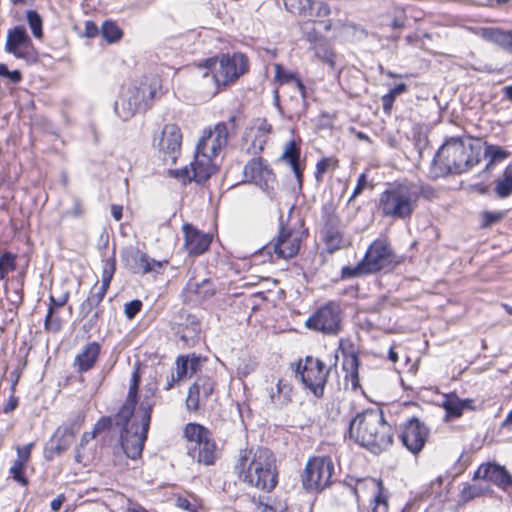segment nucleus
Listing matches in <instances>:
<instances>
[{"label":"nucleus","mask_w":512,"mask_h":512,"mask_svg":"<svg viewBox=\"0 0 512 512\" xmlns=\"http://www.w3.org/2000/svg\"><path fill=\"white\" fill-rule=\"evenodd\" d=\"M140 381V365L136 363L131 374L126 400L114 417L115 424L123 427L120 437L122 450L128 458L133 460L142 454L151 421V413L157 402V383H147L137 411L139 424L136 422L130 423L137 404Z\"/></svg>","instance_id":"nucleus-1"},{"label":"nucleus","mask_w":512,"mask_h":512,"mask_svg":"<svg viewBox=\"0 0 512 512\" xmlns=\"http://www.w3.org/2000/svg\"><path fill=\"white\" fill-rule=\"evenodd\" d=\"M234 472L243 483L266 492L272 491L278 482L276 459L264 447L240 450Z\"/></svg>","instance_id":"nucleus-2"},{"label":"nucleus","mask_w":512,"mask_h":512,"mask_svg":"<svg viewBox=\"0 0 512 512\" xmlns=\"http://www.w3.org/2000/svg\"><path fill=\"white\" fill-rule=\"evenodd\" d=\"M481 147L471 139L451 137L438 149L432 161L434 177L461 174L479 164Z\"/></svg>","instance_id":"nucleus-3"},{"label":"nucleus","mask_w":512,"mask_h":512,"mask_svg":"<svg viewBox=\"0 0 512 512\" xmlns=\"http://www.w3.org/2000/svg\"><path fill=\"white\" fill-rule=\"evenodd\" d=\"M349 435L375 454L388 448L393 441V429L379 409L366 410L353 418L349 425Z\"/></svg>","instance_id":"nucleus-4"},{"label":"nucleus","mask_w":512,"mask_h":512,"mask_svg":"<svg viewBox=\"0 0 512 512\" xmlns=\"http://www.w3.org/2000/svg\"><path fill=\"white\" fill-rule=\"evenodd\" d=\"M433 190L429 186L413 182L391 185L379 196V210L382 216L407 220L418 207L420 196L428 197Z\"/></svg>","instance_id":"nucleus-5"},{"label":"nucleus","mask_w":512,"mask_h":512,"mask_svg":"<svg viewBox=\"0 0 512 512\" xmlns=\"http://www.w3.org/2000/svg\"><path fill=\"white\" fill-rule=\"evenodd\" d=\"M198 70L203 78L212 75L216 88L214 93H216L221 86L235 82L248 70V59L242 53L226 54L220 60L216 58L205 60L204 63L198 65Z\"/></svg>","instance_id":"nucleus-6"},{"label":"nucleus","mask_w":512,"mask_h":512,"mask_svg":"<svg viewBox=\"0 0 512 512\" xmlns=\"http://www.w3.org/2000/svg\"><path fill=\"white\" fill-rule=\"evenodd\" d=\"M399 261L386 239H376L367 249L364 258L355 267H343L342 277L352 278L362 274L390 270Z\"/></svg>","instance_id":"nucleus-7"},{"label":"nucleus","mask_w":512,"mask_h":512,"mask_svg":"<svg viewBox=\"0 0 512 512\" xmlns=\"http://www.w3.org/2000/svg\"><path fill=\"white\" fill-rule=\"evenodd\" d=\"M155 95V88L141 82L139 86L128 88L114 104V111L124 121L132 118L136 113L147 109Z\"/></svg>","instance_id":"nucleus-8"},{"label":"nucleus","mask_w":512,"mask_h":512,"mask_svg":"<svg viewBox=\"0 0 512 512\" xmlns=\"http://www.w3.org/2000/svg\"><path fill=\"white\" fill-rule=\"evenodd\" d=\"M305 326L326 335H337L342 329V310L337 302L320 306L305 322Z\"/></svg>","instance_id":"nucleus-9"},{"label":"nucleus","mask_w":512,"mask_h":512,"mask_svg":"<svg viewBox=\"0 0 512 512\" xmlns=\"http://www.w3.org/2000/svg\"><path fill=\"white\" fill-rule=\"evenodd\" d=\"M334 473V464L329 457L310 458L302 474V485L307 491H319L326 488Z\"/></svg>","instance_id":"nucleus-10"},{"label":"nucleus","mask_w":512,"mask_h":512,"mask_svg":"<svg viewBox=\"0 0 512 512\" xmlns=\"http://www.w3.org/2000/svg\"><path fill=\"white\" fill-rule=\"evenodd\" d=\"M329 372L330 367L328 368L322 360L313 356H307L303 362H299L297 367L301 381L317 398L324 395Z\"/></svg>","instance_id":"nucleus-11"},{"label":"nucleus","mask_w":512,"mask_h":512,"mask_svg":"<svg viewBox=\"0 0 512 512\" xmlns=\"http://www.w3.org/2000/svg\"><path fill=\"white\" fill-rule=\"evenodd\" d=\"M304 236V232L300 229L285 227L281 225L280 231L275 239L267 246L268 254H273L277 259H289L297 255Z\"/></svg>","instance_id":"nucleus-12"},{"label":"nucleus","mask_w":512,"mask_h":512,"mask_svg":"<svg viewBox=\"0 0 512 512\" xmlns=\"http://www.w3.org/2000/svg\"><path fill=\"white\" fill-rule=\"evenodd\" d=\"M182 132L176 124H166L161 132L153 137V147L158 150L164 161L175 163L180 154Z\"/></svg>","instance_id":"nucleus-13"},{"label":"nucleus","mask_w":512,"mask_h":512,"mask_svg":"<svg viewBox=\"0 0 512 512\" xmlns=\"http://www.w3.org/2000/svg\"><path fill=\"white\" fill-rule=\"evenodd\" d=\"M5 51L17 59L34 61L36 52L33 43L23 26H16L7 32Z\"/></svg>","instance_id":"nucleus-14"},{"label":"nucleus","mask_w":512,"mask_h":512,"mask_svg":"<svg viewBox=\"0 0 512 512\" xmlns=\"http://www.w3.org/2000/svg\"><path fill=\"white\" fill-rule=\"evenodd\" d=\"M228 142V128L223 122L218 123L213 129H205L199 140L196 150L219 158L220 153Z\"/></svg>","instance_id":"nucleus-15"},{"label":"nucleus","mask_w":512,"mask_h":512,"mask_svg":"<svg viewBox=\"0 0 512 512\" xmlns=\"http://www.w3.org/2000/svg\"><path fill=\"white\" fill-rule=\"evenodd\" d=\"M219 168L218 158L205 154L199 150L195 152L194 161L190 168L183 170L185 176L198 184L206 182Z\"/></svg>","instance_id":"nucleus-16"},{"label":"nucleus","mask_w":512,"mask_h":512,"mask_svg":"<svg viewBox=\"0 0 512 512\" xmlns=\"http://www.w3.org/2000/svg\"><path fill=\"white\" fill-rule=\"evenodd\" d=\"M429 434L426 425L416 418H411L403 426L400 439L403 445L412 453L422 450Z\"/></svg>","instance_id":"nucleus-17"},{"label":"nucleus","mask_w":512,"mask_h":512,"mask_svg":"<svg viewBox=\"0 0 512 512\" xmlns=\"http://www.w3.org/2000/svg\"><path fill=\"white\" fill-rule=\"evenodd\" d=\"M370 490L373 495V507L372 512H387L388 511V499L384 493V487L382 480L375 478H365L357 481L354 488V493L359 497V493L362 490Z\"/></svg>","instance_id":"nucleus-18"},{"label":"nucleus","mask_w":512,"mask_h":512,"mask_svg":"<svg viewBox=\"0 0 512 512\" xmlns=\"http://www.w3.org/2000/svg\"><path fill=\"white\" fill-rule=\"evenodd\" d=\"M474 479L492 482L503 489L512 485V476L505 467L492 463L481 465L475 472Z\"/></svg>","instance_id":"nucleus-19"},{"label":"nucleus","mask_w":512,"mask_h":512,"mask_svg":"<svg viewBox=\"0 0 512 512\" xmlns=\"http://www.w3.org/2000/svg\"><path fill=\"white\" fill-rule=\"evenodd\" d=\"M184 246L190 255H200L208 250L212 238L207 233H202L190 224L183 225Z\"/></svg>","instance_id":"nucleus-20"},{"label":"nucleus","mask_w":512,"mask_h":512,"mask_svg":"<svg viewBox=\"0 0 512 512\" xmlns=\"http://www.w3.org/2000/svg\"><path fill=\"white\" fill-rule=\"evenodd\" d=\"M214 381L208 376H200L190 386L186 398L188 410H197L201 399H207L214 390Z\"/></svg>","instance_id":"nucleus-21"},{"label":"nucleus","mask_w":512,"mask_h":512,"mask_svg":"<svg viewBox=\"0 0 512 512\" xmlns=\"http://www.w3.org/2000/svg\"><path fill=\"white\" fill-rule=\"evenodd\" d=\"M214 293V285L208 279L201 282L190 280L183 291L185 301L195 304L212 297Z\"/></svg>","instance_id":"nucleus-22"},{"label":"nucleus","mask_w":512,"mask_h":512,"mask_svg":"<svg viewBox=\"0 0 512 512\" xmlns=\"http://www.w3.org/2000/svg\"><path fill=\"white\" fill-rule=\"evenodd\" d=\"M124 260L129 269L134 273L146 274L155 269V266L161 268V263L150 259L147 254L138 249H132L124 256Z\"/></svg>","instance_id":"nucleus-23"},{"label":"nucleus","mask_w":512,"mask_h":512,"mask_svg":"<svg viewBox=\"0 0 512 512\" xmlns=\"http://www.w3.org/2000/svg\"><path fill=\"white\" fill-rule=\"evenodd\" d=\"M184 436L188 442V453L191 454L211 436V432L200 424L189 423L185 426Z\"/></svg>","instance_id":"nucleus-24"},{"label":"nucleus","mask_w":512,"mask_h":512,"mask_svg":"<svg viewBox=\"0 0 512 512\" xmlns=\"http://www.w3.org/2000/svg\"><path fill=\"white\" fill-rule=\"evenodd\" d=\"M201 367V358L193 355H181L176 359L175 374L177 379L184 380L196 374Z\"/></svg>","instance_id":"nucleus-25"},{"label":"nucleus","mask_w":512,"mask_h":512,"mask_svg":"<svg viewBox=\"0 0 512 512\" xmlns=\"http://www.w3.org/2000/svg\"><path fill=\"white\" fill-rule=\"evenodd\" d=\"M100 353V345L97 342H90L84 346L82 351L75 358V365L79 372L90 370Z\"/></svg>","instance_id":"nucleus-26"},{"label":"nucleus","mask_w":512,"mask_h":512,"mask_svg":"<svg viewBox=\"0 0 512 512\" xmlns=\"http://www.w3.org/2000/svg\"><path fill=\"white\" fill-rule=\"evenodd\" d=\"M299 14L305 18H324L330 14V7L322 1L298 0Z\"/></svg>","instance_id":"nucleus-27"},{"label":"nucleus","mask_w":512,"mask_h":512,"mask_svg":"<svg viewBox=\"0 0 512 512\" xmlns=\"http://www.w3.org/2000/svg\"><path fill=\"white\" fill-rule=\"evenodd\" d=\"M218 448L215 441L210 436L208 439L204 441L199 447L195 449L191 454H189L193 459H196L198 463H203L205 465L214 464L215 460L218 458Z\"/></svg>","instance_id":"nucleus-28"},{"label":"nucleus","mask_w":512,"mask_h":512,"mask_svg":"<svg viewBox=\"0 0 512 512\" xmlns=\"http://www.w3.org/2000/svg\"><path fill=\"white\" fill-rule=\"evenodd\" d=\"M292 386L284 379H280L275 388H271L270 401L276 408H282L292 401Z\"/></svg>","instance_id":"nucleus-29"},{"label":"nucleus","mask_w":512,"mask_h":512,"mask_svg":"<svg viewBox=\"0 0 512 512\" xmlns=\"http://www.w3.org/2000/svg\"><path fill=\"white\" fill-rule=\"evenodd\" d=\"M481 36L484 39L495 43L510 52L512 47L511 31H503L498 28L489 27L482 29Z\"/></svg>","instance_id":"nucleus-30"},{"label":"nucleus","mask_w":512,"mask_h":512,"mask_svg":"<svg viewBox=\"0 0 512 512\" xmlns=\"http://www.w3.org/2000/svg\"><path fill=\"white\" fill-rule=\"evenodd\" d=\"M300 150L294 141H290L286 144L282 153V159L291 165V168L297 178L299 186L302 185V169L299 165Z\"/></svg>","instance_id":"nucleus-31"},{"label":"nucleus","mask_w":512,"mask_h":512,"mask_svg":"<svg viewBox=\"0 0 512 512\" xmlns=\"http://www.w3.org/2000/svg\"><path fill=\"white\" fill-rule=\"evenodd\" d=\"M187 321L188 323L181 330L180 337L186 345L192 346L199 338L201 333V324L194 316L188 317Z\"/></svg>","instance_id":"nucleus-32"},{"label":"nucleus","mask_w":512,"mask_h":512,"mask_svg":"<svg viewBox=\"0 0 512 512\" xmlns=\"http://www.w3.org/2000/svg\"><path fill=\"white\" fill-rule=\"evenodd\" d=\"M473 401L470 399L461 400L457 397L447 398L443 403V407L447 416L451 418H459L465 409L472 408Z\"/></svg>","instance_id":"nucleus-33"},{"label":"nucleus","mask_w":512,"mask_h":512,"mask_svg":"<svg viewBox=\"0 0 512 512\" xmlns=\"http://www.w3.org/2000/svg\"><path fill=\"white\" fill-rule=\"evenodd\" d=\"M495 192L499 198H506L512 194V164L506 167L502 179L496 182Z\"/></svg>","instance_id":"nucleus-34"},{"label":"nucleus","mask_w":512,"mask_h":512,"mask_svg":"<svg viewBox=\"0 0 512 512\" xmlns=\"http://www.w3.org/2000/svg\"><path fill=\"white\" fill-rule=\"evenodd\" d=\"M485 158L489 161L485 167L486 171H490L493 165L497 162H501L510 156V152L504 150L500 146L487 145L484 151Z\"/></svg>","instance_id":"nucleus-35"},{"label":"nucleus","mask_w":512,"mask_h":512,"mask_svg":"<svg viewBox=\"0 0 512 512\" xmlns=\"http://www.w3.org/2000/svg\"><path fill=\"white\" fill-rule=\"evenodd\" d=\"M310 49L314 51L315 56L329 65L330 68H335V53L330 49L328 43L325 41L319 42L317 45L310 46Z\"/></svg>","instance_id":"nucleus-36"},{"label":"nucleus","mask_w":512,"mask_h":512,"mask_svg":"<svg viewBox=\"0 0 512 512\" xmlns=\"http://www.w3.org/2000/svg\"><path fill=\"white\" fill-rule=\"evenodd\" d=\"M254 184L259 186L269 196H272L276 186V177L272 170L266 166L265 169L262 170L260 176L257 177V180L255 181Z\"/></svg>","instance_id":"nucleus-37"},{"label":"nucleus","mask_w":512,"mask_h":512,"mask_svg":"<svg viewBox=\"0 0 512 512\" xmlns=\"http://www.w3.org/2000/svg\"><path fill=\"white\" fill-rule=\"evenodd\" d=\"M323 240L330 253L338 250L342 244V234L334 228H326L323 230Z\"/></svg>","instance_id":"nucleus-38"},{"label":"nucleus","mask_w":512,"mask_h":512,"mask_svg":"<svg viewBox=\"0 0 512 512\" xmlns=\"http://www.w3.org/2000/svg\"><path fill=\"white\" fill-rule=\"evenodd\" d=\"M265 167L266 165L263 163L262 158L252 159L244 167V176L248 181L255 183Z\"/></svg>","instance_id":"nucleus-39"},{"label":"nucleus","mask_w":512,"mask_h":512,"mask_svg":"<svg viewBox=\"0 0 512 512\" xmlns=\"http://www.w3.org/2000/svg\"><path fill=\"white\" fill-rule=\"evenodd\" d=\"M16 269V255L5 252L0 256V281L5 279L10 272Z\"/></svg>","instance_id":"nucleus-40"},{"label":"nucleus","mask_w":512,"mask_h":512,"mask_svg":"<svg viewBox=\"0 0 512 512\" xmlns=\"http://www.w3.org/2000/svg\"><path fill=\"white\" fill-rule=\"evenodd\" d=\"M346 365H349V367H350V372H349V374L346 375L347 384L350 383L351 390L356 391L357 389L360 388L357 357H355V356L351 357V359L347 360L344 363V367Z\"/></svg>","instance_id":"nucleus-41"},{"label":"nucleus","mask_w":512,"mask_h":512,"mask_svg":"<svg viewBox=\"0 0 512 512\" xmlns=\"http://www.w3.org/2000/svg\"><path fill=\"white\" fill-rule=\"evenodd\" d=\"M45 330L51 333H58L62 328V320L59 317L57 310H53L52 308H48L45 321H44Z\"/></svg>","instance_id":"nucleus-42"},{"label":"nucleus","mask_w":512,"mask_h":512,"mask_svg":"<svg viewBox=\"0 0 512 512\" xmlns=\"http://www.w3.org/2000/svg\"><path fill=\"white\" fill-rule=\"evenodd\" d=\"M101 34L110 43L116 42L122 37L120 28L111 21H105L102 24Z\"/></svg>","instance_id":"nucleus-43"},{"label":"nucleus","mask_w":512,"mask_h":512,"mask_svg":"<svg viewBox=\"0 0 512 512\" xmlns=\"http://www.w3.org/2000/svg\"><path fill=\"white\" fill-rule=\"evenodd\" d=\"M27 21L33 36L37 39H42L43 30H42V18L41 16L33 10L27 12Z\"/></svg>","instance_id":"nucleus-44"},{"label":"nucleus","mask_w":512,"mask_h":512,"mask_svg":"<svg viewBox=\"0 0 512 512\" xmlns=\"http://www.w3.org/2000/svg\"><path fill=\"white\" fill-rule=\"evenodd\" d=\"M115 270L116 262L114 257L104 260L101 274V283L110 286V282L114 276Z\"/></svg>","instance_id":"nucleus-45"},{"label":"nucleus","mask_w":512,"mask_h":512,"mask_svg":"<svg viewBox=\"0 0 512 512\" xmlns=\"http://www.w3.org/2000/svg\"><path fill=\"white\" fill-rule=\"evenodd\" d=\"M175 506L188 512H197V510L201 506V503L194 496H192V500H189L188 498L183 496H177L175 498Z\"/></svg>","instance_id":"nucleus-46"},{"label":"nucleus","mask_w":512,"mask_h":512,"mask_svg":"<svg viewBox=\"0 0 512 512\" xmlns=\"http://www.w3.org/2000/svg\"><path fill=\"white\" fill-rule=\"evenodd\" d=\"M487 489L481 487L479 484L468 485L463 488L461 492L462 499L467 502L476 497L483 495Z\"/></svg>","instance_id":"nucleus-47"},{"label":"nucleus","mask_w":512,"mask_h":512,"mask_svg":"<svg viewBox=\"0 0 512 512\" xmlns=\"http://www.w3.org/2000/svg\"><path fill=\"white\" fill-rule=\"evenodd\" d=\"M296 77V73L284 69L280 64L275 65V78L281 84L292 83Z\"/></svg>","instance_id":"nucleus-48"},{"label":"nucleus","mask_w":512,"mask_h":512,"mask_svg":"<svg viewBox=\"0 0 512 512\" xmlns=\"http://www.w3.org/2000/svg\"><path fill=\"white\" fill-rule=\"evenodd\" d=\"M24 469L25 465L22 464L20 461L16 460L14 461L12 467L10 468L12 478L21 485H27L28 483L26 477L24 476Z\"/></svg>","instance_id":"nucleus-49"},{"label":"nucleus","mask_w":512,"mask_h":512,"mask_svg":"<svg viewBox=\"0 0 512 512\" xmlns=\"http://www.w3.org/2000/svg\"><path fill=\"white\" fill-rule=\"evenodd\" d=\"M101 302H99L92 294H89L88 297L81 303L79 308V314L85 318L87 317L91 311L96 308Z\"/></svg>","instance_id":"nucleus-50"},{"label":"nucleus","mask_w":512,"mask_h":512,"mask_svg":"<svg viewBox=\"0 0 512 512\" xmlns=\"http://www.w3.org/2000/svg\"><path fill=\"white\" fill-rule=\"evenodd\" d=\"M265 143L266 141L262 134L256 135L251 144L246 148V151L250 155H257L263 150Z\"/></svg>","instance_id":"nucleus-51"},{"label":"nucleus","mask_w":512,"mask_h":512,"mask_svg":"<svg viewBox=\"0 0 512 512\" xmlns=\"http://www.w3.org/2000/svg\"><path fill=\"white\" fill-rule=\"evenodd\" d=\"M68 300H69V292L68 291L63 292V293H61L58 296H55V295L51 294L49 296L50 303H49L48 308H52L53 310H57L58 308H61L64 305H66Z\"/></svg>","instance_id":"nucleus-52"},{"label":"nucleus","mask_w":512,"mask_h":512,"mask_svg":"<svg viewBox=\"0 0 512 512\" xmlns=\"http://www.w3.org/2000/svg\"><path fill=\"white\" fill-rule=\"evenodd\" d=\"M142 303L139 300H132L125 304L124 312L128 319H133L140 311Z\"/></svg>","instance_id":"nucleus-53"},{"label":"nucleus","mask_w":512,"mask_h":512,"mask_svg":"<svg viewBox=\"0 0 512 512\" xmlns=\"http://www.w3.org/2000/svg\"><path fill=\"white\" fill-rule=\"evenodd\" d=\"M34 446V443H29L22 447L17 448V459L16 461H20L22 464H26L31 455V449Z\"/></svg>","instance_id":"nucleus-54"},{"label":"nucleus","mask_w":512,"mask_h":512,"mask_svg":"<svg viewBox=\"0 0 512 512\" xmlns=\"http://www.w3.org/2000/svg\"><path fill=\"white\" fill-rule=\"evenodd\" d=\"M305 39L310 43V46L317 45L319 42L325 41V38L319 34L314 28L306 30L304 33Z\"/></svg>","instance_id":"nucleus-55"},{"label":"nucleus","mask_w":512,"mask_h":512,"mask_svg":"<svg viewBox=\"0 0 512 512\" xmlns=\"http://www.w3.org/2000/svg\"><path fill=\"white\" fill-rule=\"evenodd\" d=\"M330 165L329 159H322L316 165L315 177L318 182L322 181L323 175L326 173Z\"/></svg>","instance_id":"nucleus-56"},{"label":"nucleus","mask_w":512,"mask_h":512,"mask_svg":"<svg viewBox=\"0 0 512 512\" xmlns=\"http://www.w3.org/2000/svg\"><path fill=\"white\" fill-rule=\"evenodd\" d=\"M108 289L109 285H104L101 283V285L98 287V283L96 282L90 294H92L99 302H102Z\"/></svg>","instance_id":"nucleus-57"},{"label":"nucleus","mask_w":512,"mask_h":512,"mask_svg":"<svg viewBox=\"0 0 512 512\" xmlns=\"http://www.w3.org/2000/svg\"><path fill=\"white\" fill-rule=\"evenodd\" d=\"M112 425L111 417H101L94 426V431L98 434L104 430H107Z\"/></svg>","instance_id":"nucleus-58"},{"label":"nucleus","mask_w":512,"mask_h":512,"mask_svg":"<svg viewBox=\"0 0 512 512\" xmlns=\"http://www.w3.org/2000/svg\"><path fill=\"white\" fill-rule=\"evenodd\" d=\"M254 364L250 361L243 360L237 367L238 374L241 376L246 377L249 375L252 371H254Z\"/></svg>","instance_id":"nucleus-59"},{"label":"nucleus","mask_w":512,"mask_h":512,"mask_svg":"<svg viewBox=\"0 0 512 512\" xmlns=\"http://www.w3.org/2000/svg\"><path fill=\"white\" fill-rule=\"evenodd\" d=\"M502 217H503V213H501V212H496V213L485 212L484 213V225L489 226L494 223H497L498 221L501 220Z\"/></svg>","instance_id":"nucleus-60"},{"label":"nucleus","mask_w":512,"mask_h":512,"mask_svg":"<svg viewBox=\"0 0 512 512\" xmlns=\"http://www.w3.org/2000/svg\"><path fill=\"white\" fill-rule=\"evenodd\" d=\"M383 110L386 113H389L392 109L393 103L395 101V98L390 95L389 93L385 94L381 98Z\"/></svg>","instance_id":"nucleus-61"},{"label":"nucleus","mask_w":512,"mask_h":512,"mask_svg":"<svg viewBox=\"0 0 512 512\" xmlns=\"http://www.w3.org/2000/svg\"><path fill=\"white\" fill-rule=\"evenodd\" d=\"M365 186H366V178H365V175L362 174L358 179L357 185L350 197V201L352 199H354L356 196H358L362 192V190L364 189Z\"/></svg>","instance_id":"nucleus-62"},{"label":"nucleus","mask_w":512,"mask_h":512,"mask_svg":"<svg viewBox=\"0 0 512 512\" xmlns=\"http://www.w3.org/2000/svg\"><path fill=\"white\" fill-rule=\"evenodd\" d=\"M406 91H407V85L405 83H400V84L396 85L395 87H393L392 89H390V91L388 93L390 95H392L394 98H396L398 95H400Z\"/></svg>","instance_id":"nucleus-63"},{"label":"nucleus","mask_w":512,"mask_h":512,"mask_svg":"<svg viewBox=\"0 0 512 512\" xmlns=\"http://www.w3.org/2000/svg\"><path fill=\"white\" fill-rule=\"evenodd\" d=\"M97 433L93 430L91 432H85L80 440V447H85L92 439L96 437Z\"/></svg>","instance_id":"nucleus-64"}]
</instances>
